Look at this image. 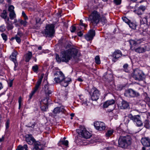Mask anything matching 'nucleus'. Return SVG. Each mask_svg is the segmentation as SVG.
Returning a JSON list of instances; mask_svg holds the SVG:
<instances>
[{
  "label": "nucleus",
  "instance_id": "f257e3e1",
  "mask_svg": "<svg viewBox=\"0 0 150 150\" xmlns=\"http://www.w3.org/2000/svg\"><path fill=\"white\" fill-rule=\"evenodd\" d=\"M54 75L57 76L54 79L55 83H60L61 85L65 87L67 86L71 81V78L65 77L64 74L61 71L56 72Z\"/></svg>",
  "mask_w": 150,
  "mask_h": 150
},
{
  "label": "nucleus",
  "instance_id": "f03ea898",
  "mask_svg": "<svg viewBox=\"0 0 150 150\" xmlns=\"http://www.w3.org/2000/svg\"><path fill=\"white\" fill-rule=\"evenodd\" d=\"M78 52V50L76 48H70L66 51H62L61 52L62 54V60L66 62H68L71 59H75Z\"/></svg>",
  "mask_w": 150,
  "mask_h": 150
},
{
  "label": "nucleus",
  "instance_id": "7ed1b4c3",
  "mask_svg": "<svg viewBox=\"0 0 150 150\" xmlns=\"http://www.w3.org/2000/svg\"><path fill=\"white\" fill-rule=\"evenodd\" d=\"M132 139L130 136H121L119 138L118 142L119 147L122 148H127L132 143Z\"/></svg>",
  "mask_w": 150,
  "mask_h": 150
},
{
  "label": "nucleus",
  "instance_id": "20e7f679",
  "mask_svg": "<svg viewBox=\"0 0 150 150\" xmlns=\"http://www.w3.org/2000/svg\"><path fill=\"white\" fill-rule=\"evenodd\" d=\"M100 16L97 11H94L89 16L88 20L91 21L90 26L91 28H93L99 23Z\"/></svg>",
  "mask_w": 150,
  "mask_h": 150
},
{
  "label": "nucleus",
  "instance_id": "39448f33",
  "mask_svg": "<svg viewBox=\"0 0 150 150\" xmlns=\"http://www.w3.org/2000/svg\"><path fill=\"white\" fill-rule=\"evenodd\" d=\"M54 26L53 25H48L45 27V30L42 32L44 36L52 37L53 36L54 33Z\"/></svg>",
  "mask_w": 150,
  "mask_h": 150
},
{
  "label": "nucleus",
  "instance_id": "423d86ee",
  "mask_svg": "<svg viewBox=\"0 0 150 150\" xmlns=\"http://www.w3.org/2000/svg\"><path fill=\"white\" fill-rule=\"evenodd\" d=\"M77 132L83 138L85 139L89 138L91 136V134L87 131L83 126H81L80 129H76Z\"/></svg>",
  "mask_w": 150,
  "mask_h": 150
},
{
  "label": "nucleus",
  "instance_id": "0eeeda50",
  "mask_svg": "<svg viewBox=\"0 0 150 150\" xmlns=\"http://www.w3.org/2000/svg\"><path fill=\"white\" fill-rule=\"evenodd\" d=\"M132 76L135 80L140 81L143 80L144 74L142 71L138 69H136L134 70L132 74Z\"/></svg>",
  "mask_w": 150,
  "mask_h": 150
},
{
  "label": "nucleus",
  "instance_id": "6e6552de",
  "mask_svg": "<svg viewBox=\"0 0 150 150\" xmlns=\"http://www.w3.org/2000/svg\"><path fill=\"white\" fill-rule=\"evenodd\" d=\"M93 100H96L99 97L100 93L99 91L94 87H93L89 92Z\"/></svg>",
  "mask_w": 150,
  "mask_h": 150
},
{
  "label": "nucleus",
  "instance_id": "1a4fd4ad",
  "mask_svg": "<svg viewBox=\"0 0 150 150\" xmlns=\"http://www.w3.org/2000/svg\"><path fill=\"white\" fill-rule=\"evenodd\" d=\"M124 95L126 97L132 98L138 97L140 96V94L138 92L131 88L126 90L124 93Z\"/></svg>",
  "mask_w": 150,
  "mask_h": 150
},
{
  "label": "nucleus",
  "instance_id": "9d476101",
  "mask_svg": "<svg viewBox=\"0 0 150 150\" xmlns=\"http://www.w3.org/2000/svg\"><path fill=\"white\" fill-rule=\"evenodd\" d=\"M128 117L135 122L138 126L140 127L142 125V123L141 120L140 116L139 115H133L132 114H129L128 115Z\"/></svg>",
  "mask_w": 150,
  "mask_h": 150
},
{
  "label": "nucleus",
  "instance_id": "9b49d317",
  "mask_svg": "<svg viewBox=\"0 0 150 150\" xmlns=\"http://www.w3.org/2000/svg\"><path fill=\"white\" fill-rule=\"evenodd\" d=\"M94 126L97 130L102 131L105 130L106 126L105 123L102 122L97 121L94 123Z\"/></svg>",
  "mask_w": 150,
  "mask_h": 150
},
{
  "label": "nucleus",
  "instance_id": "f8f14e48",
  "mask_svg": "<svg viewBox=\"0 0 150 150\" xmlns=\"http://www.w3.org/2000/svg\"><path fill=\"white\" fill-rule=\"evenodd\" d=\"M122 55L121 52L119 50H115L113 53L112 56L113 58L112 59V61L114 62H115L118 58L121 57Z\"/></svg>",
  "mask_w": 150,
  "mask_h": 150
},
{
  "label": "nucleus",
  "instance_id": "ddd939ff",
  "mask_svg": "<svg viewBox=\"0 0 150 150\" xmlns=\"http://www.w3.org/2000/svg\"><path fill=\"white\" fill-rule=\"evenodd\" d=\"M95 35V31L91 29L85 35V38L88 41L91 40H92Z\"/></svg>",
  "mask_w": 150,
  "mask_h": 150
},
{
  "label": "nucleus",
  "instance_id": "4468645a",
  "mask_svg": "<svg viewBox=\"0 0 150 150\" xmlns=\"http://www.w3.org/2000/svg\"><path fill=\"white\" fill-rule=\"evenodd\" d=\"M43 145L39 141H36L34 143V147L32 150H42Z\"/></svg>",
  "mask_w": 150,
  "mask_h": 150
},
{
  "label": "nucleus",
  "instance_id": "2eb2a0df",
  "mask_svg": "<svg viewBox=\"0 0 150 150\" xmlns=\"http://www.w3.org/2000/svg\"><path fill=\"white\" fill-rule=\"evenodd\" d=\"M80 98L81 100V103L82 105L86 108H87L90 103L88 101L87 99L83 96H80Z\"/></svg>",
  "mask_w": 150,
  "mask_h": 150
},
{
  "label": "nucleus",
  "instance_id": "dca6fc26",
  "mask_svg": "<svg viewBox=\"0 0 150 150\" xmlns=\"http://www.w3.org/2000/svg\"><path fill=\"white\" fill-rule=\"evenodd\" d=\"M141 142L144 146L147 147L150 146V139L148 137L142 138Z\"/></svg>",
  "mask_w": 150,
  "mask_h": 150
},
{
  "label": "nucleus",
  "instance_id": "f3484780",
  "mask_svg": "<svg viewBox=\"0 0 150 150\" xmlns=\"http://www.w3.org/2000/svg\"><path fill=\"white\" fill-rule=\"evenodd\" d=\"M26 141L29 144H32L33 143L34 144L35 141V139L32 137L31 134L27 135L26 136Z\"/></svg>",
  "mask_w": 150,
  "mask_h": 150
},
{
  "label": "nucleus",
  "instance_id": "a211bd4d",
  "mask_svg": "<svg viewBox=\"0 0 150 150\" xmlns=\"http://www.w3.org/2000/svg\"><path fill=\"white\" fill-rule=\"evenodd\" d=\"M147 17L146 16L140 20V27L144 29L146 28V23L147 22Z\"/></svg>",
  "mask_w": 150,
  "mask_h": 150
},
{
  "label": "nucleus",
  "instance_id": "6ab92c4d",
  "mask_svg": "<svg viewBox=\"0 0 150 150\" xmlns=\"http://www.w3.org/2000/svg\"><path fill=\"white\" fill-rule=\"evenodd\" d=\"M43 89L45 94L49 96L52 93V90L50 89L48 84H45L44 85Z\"/></svg>",
  "mask_w": 150,
  "mask_h": 150
},
{
  "label": "nucleus",
  "instance_id": "aec40b11",
  "mask_svg": "<svg viewBox=\"0 0 150 150\" xmlns=\"http://www.w3.org/2000/svg\"><path fill=\"white\" fill-rule=\"evenodd\" d=\"M65 111V110L63 107H57L54 109L53 112L54 114H57L60 112H64Z\"/></svg>",
  "mask_w": 150,
  "mask_h": 150
},
{
  "label": "nucleus",
  "instance_id": "412c9836",
  "mask_svg": "<svg viewBox=\"0 0 150 150\" xmlns=\"http://www.w3.org/2000/svg\"><path fill=\"white\" fill-rule=\"evenodd\" d=\"M115 103L114 100H110L105 101L103 107L104 108H107L109 105L113 104Z\"/></svg>",
  "mask_w": 150,
  "mask_h": 150
},
{
  "label": "nucleus",
  "instance_id": "4be33fe9",
  "mask_svg": "<svg viewBox=\"0 0 150 150\" xmlns=\"http://www.w3.org/2000/svg\"><path fill=\"white\" fill-rule=\"evenodd\" d=\"M5 22L6 24V28L8 30L12 29L13 28V26L11 23L9 21L8 18H7V21L6 20Z\"/></svg>",
  "mask_w": 150,
  "mask_h": 150
},
{
  "label": "nucleus",
  "instance_id": "5701e85b",
  "mask_svg": "<svg viewBox=\"0 0 150 150\" xmlns=\"http://www.w3.org/2000/svg\"><path fill=\"white\" fill-rule=\"evenodd\" d=\"M58 144L59 146L63 145L66 147H69V142L67 140H60L58 143Z\"/></svg>",
  "mask_w": 150,
  "mask_h": 150
},
{
  "label": "nucleus",
  "instance_id": "b1692460",
  "mask_svg": "<svg viewBox=\"0 0 150 150\" xmlns=\"http://www.w3.org/2000/svg\"><path fill=\"white\" fill-rule=\"evenodd\" d=\"M18 53L16 51H14L10 56V59L13 62L16 61V56Z\"/></svg>",
  "mask_w": 150,
  "mask_h": 150
},
{
  "label": "nucleus",
  "instance_id": "393cba45",
  "mask_svg": "<svg viewBox=\"0 0 150 150\" xmlns=\"http://www.w3.org/2000/svg\"><path fill=\"white\" fill-rule=\"evenodd\" d=\"M129 107V104L126 101L123 100L121 103V106L122 109H126Z\"/></svg>",
  "mask_w": 150,
  "mask_h": 150
},
{
  "label": "nucleus",
  "instance_id": "a878e982",
  "mask_svg": "<svg viewBox=\"0 0 150 150\" xmlns=\"http://www.w3.org/2000/svg\"><path fill=\"white\" fill-rule=\"evenodd\" d=\"M42 78L43 76H41V77L38 79L36 84L34 88L37 91L38 90L41 84Z\"/></svg>",
  "mask_w": 150,
  "mask_h": 150
},
{
  "label": "nucleus",
  "instance_id": "bb28decb",
  "mask_svg": "<svg viewBox=\"0 0 150 150\" xmlns=\"http://www.w3.org/2000/svg\"><path fill=\"white\" fill-rule=\"evenodd\" d=\"M32 53L30 52H28L25 56V61L26 62H28L31 59Z\"/></svg>",
  "mask_w": 150,
  "mask_h": 150
},
{
  "label": "nucleus",
  "instance_id": "cd10ccee",
  "mask_svg": "<svg viewBox=\"0 0 150 150\" xmlns=\"http://www.w3.org/2000/svg\"><path fill=\"white\" fill-rule=\"evenodd\" d=\"M136 52L139 53H143L145 51V49L143 47H139L134 49Z\"/></svg>",
  "mask_w": 150,
  "mask_h": 150
},
{
  "label": "nucleus",
  "instance_id": "c85d7f7f",
  "mask_svg": "<svg viewBox=\"0 0 150 150\" xmlns=\"http://www.w3.org/2000/svg\"><path fill=\"white\" fill-rule=\"evenodd\" d=\"M1 16L2 18L4 19L5 21L6 20V18L7 17V12L6 10H4L3 12L1 14Z\"/></svg>",
  "mask_w": 150,
  "mask_h": 150
},
{
  "label": "nucleus",
  "instance_id": "c756f323",
  "mask_svg": "<svg viewBox=\"0 0 150 150\" xmlns=\"http://www.w3.org/2000/svg\"><path fill=\"white\" fill-rule=\"evenodd\" d=\"M49 99L48 97H47L43 99L41 101L40 103L41 105H42L43 104H44L45 105H46L48 104V100Z\"/></svg>",
  "mask_w": 150,
  "mask_h": 150
},
{
  "label": "nucleus",
  "instance_id": "7c9ffc66",
  "mask_svg": "<svg viewBox=\"0 0 150 150\" xmlns=\"http://www.w3.org/2000/svg\"><path fill=\"white\" fill-rule=\"evenodd\" d=\"M130 44L131 45V48L132 49L133 46L137 45L138 43L137 42L133 40H131L129 41Z\"/></svg>",
  "mask_w": 150,
  "mask_h": 150
},
{
  "label": "nucleus",
  "instance_id": "2f4dec72",
  "mask_svg": "<svg viewBox=\"0 0 150 150\" xmlns=\"http://www.w3.org/2000/svg\"><path fill=\"white\" fill-rule=\"evenodd\" d=\"M144 126L146 128L149 129L150 127V124L149 121L147 120H146L144 122Z\"/></svg>",
  "mask_w": 150,
  "mask_h": 150
},
{
  "label": "nucleus",
  "instance_id": "473e14b6",
  "mask_svg": "<svg viewBox=\"0 0 150 150\" xmlns=\"http://www.w3.org/2000/svg\"><path fill=\"white\" fill-rule=\"evenodd\" d=\"M9 16L11 19L13 20L16 17V14L14 11L10 12Z\"/></svg>",
  "mask_w": 150,
  "mask_h": 150
},
{
  "label": "nucleus",
  "instance_id": "72a5a7b5",
  "mask_svg": "<svg viewBox=\"0 0 150 150\" xmlns=\"http://www.w3.org/2000/svg\"><path fill=\"white\" fill-rule=\"evenodd\" d=\"M128 25L129 27L132 29H135L136 28V25L132 23H128Z\"/></svg>",
  "mask_w": 150,
  "mask_h": 150
},
{
  "label": "nucleus",
  "instance_id": "f704fd0d",
  "mask_svg": "<svg viewBox=\"0 0 150 150\" xmlns=\"http://www.w3.org/2000/svg\"><path fill=\"white\" fill-rule=\"evenodd\" d=\"M95 60L96 63L98 64L100 63V57L99 56H96L95 57Z\"/></svg>",
  "mask_w": 150,
  "mask_h": 150
},
{
  "label": "nucleus",
  "instance_id": "c9c22d12",
  "mask_svg": "<svg viewBox=\"0 0 150 150\" xmlns=\"http://www.w3.org/2000/svg\"><path fill=\"white\" fill-rule=\"evenodd\" d=\"M14 39H15L16 41L18 43H20L21 42V39L20 37H18L15 36L14 37H13L11 38V40H13Z\"/></svg>",
  "mask_w": 150,
  "mask_h": 150
},
{
  "label": "nucleus",
  "instance_id": "e433bc0d",
  "mask_svg": "<svg viewBox=\"0 0 150 150\" xmlns=\"http://www.w3.org/2000/svg\"><path fill=\"white\" fill-rule=\"evenodd\" d=\"M101 21L103 25L105 24L107 22L106 18L104 16L102 17L101 18Z\"/></svg>",
  "mask_w": 150,
  "mask_h": 150
},
{
  "label": "nucleus",
  "instance_id": "4c0bfd02",
  "mask_svg": "<svg viewBox=\"0 0 150 150\" xmlns=\"http://www.w3.org/2000/svg\"><path fill=\"white\" fill-rule=\"evenodd\" d=\"M113 132V131L112 130H108L106 134V136L107 137H109L111 135Z\"/></svg>",
  "mask_w": 150,
  "mask_h": 150
},
{
  "label": "nucleus",
  "instance_id": "58836bf2",
  "mask_svg": "<svg viewBox=\"0 0 150 150\" xmlns=\"http://www.w3.org/2000/svg\"><path fill=\"white\" fill-rule=\"evenodd\" d=\"M61 54H62L61 53ZM56 59L57 61L59 63H60L61 62V61L63 62V61L62 60V57H61V58H60L59 55L58 54H57L56 55ZM63 62H64L63 61Z\"/></svg>",
  "mask_w": 150,
  "mask_h": 150
},
{
  "label": "nucleus",
  "instance_id": "ea45409f",
  "mask_svg": "<svg viewBox=\"0 0 150 150\" xmlns=\"http://www.w3.org/2000/svg\"><path fill=\"white\" fill-rule=\"evenodd\" d=\"M38 67L37 65H35L32 67V69L34 72H36L38 70Z\"/></svg>",
  "mask_w": 150,
  "mask_h": 150
},
{
  "label": "nucleus",
  "instance_id": "a19ab883",
  "mask_svg": "<svg viewBox=\"0 0 150 150\" xmlns=\"http://www.w3.org/2000/svg\"><path fill=\"white\" fill-rule=\"evenodd\" d=\"M40 108L42 110L46 111L47 107V105H41L40 106Z\"/></svg>",
  "mask_w": 150,
  "mask_h": 150
},
{
  "label": "nucleus",
  "instance_id": "79ce46f5",
  "mask_svg": "<svg viewBox=\"0 0 150 150\" xmlns=\"http://www.w3.org/2000/svg\"><path fill=\"white\" fill-rule=\"evenodd\" d=\"M14 7L12 6L11 5L9 6L8 8V11L9 12H13L14 11Z\"/></svg>",
  "mask_w": 150,
  "mask_h": 150
},
{
  "label": "nucleus",
  "instance_id": "37998d69",
  "mask_svg": "<svg viewBox=\"0 0 150 150\" xmlns=\"http://www.w3.org/2000/svg\"><path fill=\"white\" fill-rule=\"evenodd\" d=\"M5 27L4 25H2L0 26V31L3 32L5 31Z\"/></svg>",
  "mask_w": 150,
  "mask_h": 150
},
{
  "label": "nucleus",
  "instance_id": "c03bdc74",
  "mask_svg": "<svg viewBox=\"0 0 150 150\" xmlns=\"http://www.w3.org/2000/svg\"><path fill=\"white\" fill-rule=\"evenodd\" d=\"M128 67V65L127 64H124L123 66V67L125 71L126 72H128V70L127 69Z\"/></svg>",
  "mask_w": 150,
  "mask_h": 150
},
{
  "label": "nucleus",
  "instance_id": "a18cd8bd",
  "mask_svg": "<svg viewBox=\"0 0 150 150\" xmlns=\"http://www.w3.org/2000/svg\"><path fill=\"white\" fill-rule=\"evenodd\" d=\"M36 91L37 90L34 89L33 91H32L31 93L29 95L30 100L32 98L33 96L35 94V93Z\"/></svg>",
  "mask_w": 150,
  "mask_h": 150
},
{
  "label": "nucleus",
  "instance_id": "49530a36",
  "mask_svg": "<svg viewBox=\"0 0 150 150\" xmlns=\"http://www.w3.org/2000/svg\"><path fill=\"white\" fill-rule=\"evenodd\" d=\"M1 36L3 39L5 41H6L7 39V35L6 34L4 33H3L1 34Z\"/></svg>",
  "mask_w": 150,
  "mask_h": 150
},
{
  "label": "nucleus",
  "instance_id": "de8ad7c7",
  "mask_svg": "<svg viewBox=\"0 0 150 150\" xmlns=\"http://www.w3.org/2000/svg\"><path fill=\"white\" fill-rule=\"evenodd\" d=\"M23 35V34L22 32L20 31H18V32L17 35H16V36L18 37H20V38H21Z\"/></svg>",
  "mask_w": 150,
  "mask_h": 150
},
{
  "label": "nucleus",
  "instance_id": "09e8293b",
  "mask_svg": "<svg viewBox=\"0 0 150 150\" xmlns=\"http://www.w3.org/2000/svg\"><path fill=\"white\" fill-rule=\"evenodd\" d=\"M145 9H146V7L145 6H141L139 7V9H138V11H139L142 10V11L143 12V11H144L145 10Z\"/></svg>",
  "mask_w": 150,
  "mask_h": 150
},
{
  "label": "nucleus",
  "instance_id": "8fccbe9b",
  "mask_svg": "<svg viewBox=\"0 0 150 150\" xmlns=\"http://www.w3.org/2000/svg\"><path fill=\"white\" fill-rule=\"evenodd\" d=\"M145 100H146L147 104L150 108V98L149 97H146L145 98Z\"/></svg>",
  "mask_w": 150,
  "mask_h": 150
},
{
  "label": "nucleus",
  "instance_id": "3c124183",
  "mask_svg": "<svg viewBox=\"0 0 150 150\" xmlns=\"http://www.w3.org/2000/svg\"><path fill=\"white\" fill-rule=\"evenodd\" d=\"M22 101V98L21 96H20L18 99V103H19V109H20L21 108V103Z\"/></svg>",
  "mask_w": 150,
  "mask_h": 150
},
{
  "label": "nucleus",
  "instance_id": "603ef678",
  "mask_svg": "<svg viewBox=\"0 0 150 150\" xmlns=\"http://www.w3.org/2000/svg\"><path fill=\"white\" fill-rule=\"evenodd\" d=\"M80 25L83 26L84 28L86 27L87 26V24L83 23V21L82 20H81L80 21Z\"/></svg>",
  "mask_w": 150,
  "mask_h": 150
},
{
  "label": "nucleus",
  "instance_id": "864d4df0",
  "mask_svg": "<svg viewBox=\"0 0 150 150\" xmlns=\"http://www.w3.org/2000/svg\"><path fill=\"white\" fill-rule=\"evenodd\" d=\"M24 149V146H23L20 145L18 146L16 150H23Z\"/></svg>",
  "mask_w": 150,
  "mask_h": 150
},
{
  "label": "nucleus",
  "instance_id": "5fc2aeb1",
  "mask_svg": "<svg viewBox=\"0 0 150 150\" xmlns=\"http://www.w3.org/2000/svg\"><path fill=\"white\" fill-rule=\"evenodd\" d=\"M76 28L74 26H71L70 28V31L72 33L74 32L76 30Z\"/></svg>",
  "mask_w": 150,
  "mask_h": 150
},
{
  "label": "nucleus",
  "instance_id": "6e6d98bb",
  "mask_svg": "<svg viewBox=\"0 0 150 150\" xmlns=\"http://www.w3.org/2000/svg\"><path fill=\"white\" fill-rule=\"evenodd\" d=\"M114 2L117 5H119L121 3V0H114Z\"/></svg>",
  "mask_w": 150,
  "mask_h": 150
},
{
  "label": "nucleus",
  "instance_id": "4d7b16f0",
  "mask_svg": "<svg viewBox=\"0 0 150 150\" xmlns=\"http://www.w3.org/2000/svg\"><path fill=\"white\" fill-rule=\"evenodd\" d=\"M27 23V22L25 20V21L21 20L20 21L21 24L23 25L24 26H25L26 25Z\"/></svg>",
  "mask_w": 150,
  "mask_h": 150
},
{
  "label": "nucleus",
  "instance_id": "13d9d810",
  "mask_svg": "<svg viewBox=\"0 0 150 150\" xmlns=\"http://www.w3.org/2000/svg\"><path fill=\"white\" fill-rule=\"evenodd\" d=\"M13 80H10L8 82V84L10 87H11L13 85Z\"/></svg>",
  "mask_w": 150,
  "mask_h": 150
},
{
  "label": "nucleus",
  "instance_id": "bf43d9fd",
  "mask_svg": "<svg viewBox=\"0 0 150 150\" xmlns=\"http://www.w3.org/2000/svg\"><path fill=\"white\" fill-rule=\"evenodd\" d=\"M14 62V64H15V66H14V70L15 71H16V67H17L18 66V63L17 62V61H15V62Z\"/></svg>",
  "mask_w": 150,
  "mask_h": 150
},
{
  "label": "nucleus",
  "instance_id": "052dcab7",
  "mask_svg": "<svg viewBox=\"0 0 150 150\" xmlns=\"http://www.w3.org/2000/svg\"><path fill=\"white\" fill-rule=\"evenodd\" d=\"M9 121L8 120L6 122V129H7L9 127Z\"/></svg>",
  "mask_w": 150,
  "mask_h": 150
},
{
  "label": "nucleus",
  "instance_id": "680f3d73",
  "mask_svg": "<svg viewBox=\"0 0 150 150\" xmlns=\"http://www.w3.org/2000/svg\"><path fill=\"white\" fill-rule=\"evenodd\" d=\"M122 19L123 21L125 23H127V21H128V19L125 17L123 18Z\"/></svg>",
  "mask_w": 150,
  "mask_h": 150
},
{
  "label": "nucleus",
  "instance_id": "e2e57ef3",
  "mask_svg": "<svg viewBox=\"0 0 150 150\" xmlns=\"http://www.w3.org/2000/svg\"><path fill=\"white\" fill-rule=\"evenodd\" d=\"M78 35L79 36L81 37L82 35L83 34L81 31H80L78 33Z\"/></svg>",
  "mask_w": 150,
  "mask_h": 150
},
{
  "label": "nucleus",
  "instance_id": "0e129e2a",
  "mask_svg": "<svg viewBox=\"0 0 150 150\" xmlns=\"http://www.w3.org/2000/svg\"><path fill=\"white\" fill-rule=\"evenodd\" d=\"M24 147L25 150H28V146L27 145L25 144L24 145Z\"/></svg>",
  "mask_w": 150,
  "mask_h": 150
},
{
  "label": "nucleus",
  "instance_id": "69168bd1",
  "mask_svg": "<svg viewBox=\"0 0 150 150\" xmlns=\"http://www.w3.org/2000/svg\"><path fill=\"white\" fill-rule=\"evenodd\" d=\"M24 18V19L25 21L27 20L28 19V17L26 15H25V16L23 17Z\"/></svg>",
  "mask_w": 150,
  "mask_h": 150
},
{
  "label": "nucleus",
  "instance_id": "338daca9",
  "mask_svg": "<svg viewBox=\"0 0 150 150\" xmlns=\"http://www.w3.org/2000/svg\"><path fill=\"white\" fill-rule=\"evenodd\" d=\"M78 81L80 82H82L83 81V80L81 78H79L77 79Z\"/></svg>",
  "mask_w": 150,
  "mask_h": 150
},
{
  "label": "nucleus",
  "instance_id": "774afa93",
  "mask_svg": "<svg viewBox=\"0 0 150 150\" xmlns=\"http://www.w3.org/2000/svg\"><path fill=\"white\" fill-rule=\"evenodd\" d=\"M25 15H26L25 14V12H24V11H23L22 12V16L23 17H24V16H25Z\"/></svg>",
  "mask_w": 150,
  "mask_h": 150
}]
</instances>
